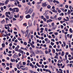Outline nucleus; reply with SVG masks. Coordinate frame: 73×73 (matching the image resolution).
<instances>
[{
  "instance_id": "obj_1",
  "label": "nucleus",
  "mask_w": 73,
  "mask_h": 73,
  "mask_svg": "<svg viewBox=\"0 0 73 73\" xmlns=\"http://www.w3.org/2000/svg\"><path fill=\"white\" fill-rule=\"evenodd\" d=\"M32 21L31 20H29L28 22V24L29 27H32Z\"/></svg>"
},
{
  "instance_id": "obj_2",
  "label": "nucleus",
  "mask_w": 73,
  "mask_h": 73,
  "mask_svg": "<svg viewBox=\"0 0 73 73\" xmlns=\"http://www.w3.org/2000/svg\"><path fill=\"white\" fill-rule=\"evenodd\" d=\"M46 2L44 3H42V6L43 7H46Z\"/></svg>"
},
{
  "instance_id": "obj_3",
  "label": "nucleus",
  "mask_w": 73,
  "mask_h": 73,
  "mask_svg": "<svg viewBox=\"0 0 73 73\" xmlns=\"http://www.w3.org/2000/svg\"><path fill=\"white\" fill-rule=\"evenodd\" d=\"M28 32H29V30H27L26 31L25 37H27L28 35Z\"/></svg>"
},
{
  "instance_id": "obj_4",
  "label": "nucleus",
  "mask_w": 73,
  "mask_h": 73,
  "mask_svg": "<svg viewBox=\"0 0 73 73\" xmlns=\"http://www.w3.org/2000/svg\"><path fill=\"white\" fill-rule=\"evenodd\" d=\"M18 52H19L20 53H22V54L24 53V51L21 50V49H19L18 50Z\"/></svg>"
},
{
  "instance_id": "obj_5",
  "label": "nucleus",
  "mask_w": 73,
  "mask_h": 73,
  "mask_svg": "<svg viewBox=\"0 0 73 73\" xmlns=\"http://www.w3.org/2000/svg\"><path fill=\"white\" fill-rule=\"evenodd\" d=\"M33 10L32 9H30L29 11V13L30 14H31V13H32V12H33Z\"/></svg>"
},
{
  "instance_id": "obj_6",
  "label": "nucleus",
  "mask_w": 73,
  "mask_h": 73,
  "mask_svg": "<svg viewBox=\"0 0 73 73\" xmlns=\"http://www.w3.org/2000/svg\"><path fill=\"white\" fill-rule=\"evenodd\" d=\"M26 19H29L31 18V15H28L26 16Z\"/></svg>"
},
{
  "instance_id": "obj_7",
  "label": "nucleus",
  "mask_w": 73,
  "mask_h": 73,
  "mask_svg": "<svg viewBox=\"0 0 73 73\" xmlns=\"http://www.w3.org/2000/svg\"><path fill=\"white\" fill-rule=\"evenodd\" d=\"M30 66H32V68H34L35 67V66H34V65H33L31 63L30 64Z\"/></svg>"
},
{
  "instance_id": "obj_8",
  "label": "nucleus",
  "mask_w": 73,
  "mask_h": 73,
  "mask_svg": "<svg viewBox=\"0 0 73 73\" xmlns=\"http://www.w3.org/2000/svg\"><path fill=\"white\" fill-rule=\"evenodd\" d=\"M30 45L33 48H35V46L33 45V44L30 43Z\"/></svg>"
},
{
  "instance_id": "obj_9",
  "label": "nucleus",
  "mask_w": 73,
  "mask_h": 73,
  "mask_svg": "<svg viewBox=\"0 0 73 73\" xmlns=\"http://www.w3.org/2000/svg\"><path fill=\"white\" fill-rule=\"evenodd\" d=\"M11 61L12 62H15V59H11Z\"/></svg>"
},
{
  "instance_id": "obj_10",
  "label": "nucleus",
  "mask_w": 73,
  "mask_h": 73,
  "mask_svg": "<svg viewBox=\"0 0 73 73\" xmlns=\"http://www.w3.org/2000/svg\"><path fill=\"white\" fill-rule=\"evenodd\" d=\"M69 32L71 33H73V30H72V29H70Z\"/></svg>"
},
{
  "instance_id": "obj_11",
  "label": "nucleus",
  "mask_w": 73,
  "mask_h": 73,
  "mask_svg": "<svg viewBox=\"0 0 73 73\" xmlns=\"http://www.w3.org/2000/svg\"><path fill=\"white\" fill-rule=\"evenodd\" d=\"M5 1H6L5 2V4H8V3L9 1V0H5Z\"/></svg>"
},
{
  "instance_id": "obj_12",
  "label": "nucleus",
  "mask_w": 73,
  "mask_h": 73,
  "mask_svg": "<svg viewBox=\"0 0 73 73\" xmlns=\"http://www.w3.org/2000/svg\"><path fill=\"white\" fill-rule=\"evenodd\" d=\"M64 54H65V53H64V51H62L61 54V56H64Z\"/></svg>"
},
{
  "instance_id": "obj_13",
  "label": "nucleus",
  "mask_w": 73,
  "mask_h": 73,
  "mask_svg": "<svg viewBox=\"0 0 73 73\" xmlns=\"http://www.w3.org/2000/svg\"><path fill=\"white\" fill-rule=\"evenodd\" d=\"M35 52L36 54H38V53L39 52V51L38 50H36L35 51Z\"/></svg>"
},
{
  "instance_id": "obj_14",
  "label": "nucleus",
  "mask_w": 73,
  "mask_h": 73,
  "mask_svg": "<svg viewBox=\"0 0 73 73\" xmlns=\"http://www.w3.org/2000/svg\"><path fill=\"white\" fill-rule=\"evenodd\" d=\"M47 7L48 9H50V8H51V6L49 5H48Z\"/></svg>"
},
{
  "instance_id": "obj_15",
  "label": "nucleus",
  "mask_w": 73,
  "mask_h": 73,
  "mask_svg": "<svg viewBox=\"0 0 73 73\" xmlns=\"http://www.w3.org/2000/svg\"><path fill=\"white\" fill-rule=\"evenodd\" d=\"M17 8H15L13 9V12H15Z\"/></svg>"
},
{
  "instance_id": "obj_16",
  "label": "nucleus",
  "mask_w": 73,
  "mask_h": 73,
  "mask_svg": "<svg viewBox=\"0 0 73 73\" xmlns=\"http://www.w3.org/2000/svg\"><path fill=\"white\" fill-rule=\"evenodd\" d=\"M5 15H6V17H8L9 15H8V12H6Z\"/></svg>"
},
{
  "instance_id": "obj_17",
  "label": "nucleus",
  "mask_w": 73,
  "mask_h": 73,
  "mask_svg": "<svg viewBox=\"0 0 73 73\" xmlns=\"http://www.w3.org/2000/svg\"><path fill=\"white\" fill-rule=\"evenodd\" d=\"M52 12H54V13H57V11H56V10H55V9H54L52 10Z\"/></svg>"
},
{
  "instance_id": "obj_18",
  "label": "nucleus",
  "mask_w": 73,
  "mask_h": 73,
  "mask_svg": "<svg viewBox=\"0 0 73 73\" xmlns=\"http://www.w3.org/2000/svg\"><path fill=\"white\" fill-rule=\"evenodd\" d=\"M54 22L52 23L51 24L52 27H54Z\"/></svg>"
},
{
  "instance_id": "obj_19",
  "label": "nucleus",
  "mask_w": 73,
  "mask_h": 73,
  "mask_svg": "<svg viewBox=\"0 0 73 73\" xmlns=\"http://www.w3.org/2000/svg\"><path fill=\"white\" fill-rule=\"evenodd\" d=\"M71 12L69 10H68V11L67 12L68 15H69V14H70V13Z\"/></svg>"
},
{
  "instance_id": "obj_20",
  "label": "nucleus",
  "mask_w": 73,
  "mask_h": 73,
  "mask_svg": "<svg viewBox=\"0 0 73 73\" xmlns=\"http://www.w3.org/2000/svg\"><path fill=\"white\" fill-rule=\"evenodd\" d=\"M15 50L16 51H17L19 50V48L17 47H16L15 48Z\"/></svg>"
},
{
  "instance_id": "obj_21",
  "label": "nucleus",
  "mask_w": 73,
  "mask_h": 73,
  "mask_svg": "<svg viewBox=\"0 0 73 73\" xmlns=\"http://www.w3.org/2000/svg\"><path fill=\"white\" fill-rule=\"evenodd\" d=\"M4 23H5V21L4 20H3L1 21V23L2 24H4Z\"/></svg>"
},
{
  "instance_id": "obj_22",
  "label": "nucleus",
  "mask_w": 73,
  "mask_h": 73,
  "mask_svg": "<svg viewBox=\"0 0 73 73\" xmlns=\"http://www.w3.org/2000/svg\"><path fill=\"white\" fill-rule=\"evenodd\" d=\"M23 44L24 45H27V43L26 42H25L23 43Z\"/></svg>"
},
{
  "instance_id": "obj_23",
  "label": "nucleus",
  "mask_w": 73,
  "mask_h": 73,
  "mask_svg": "<svg viewBox=\"0 0 73 73\" xmlns=\"http://www.w3.org/2000/svg\"><path fill=\"white\" fill-rule=\"evenodd\" d=\"M30 36H31V34L30 33H29L27 37L28 38H29V37H30Z\"/></svg>"
},
{
  "instance_id": "obj_24",
  "label": "nucleus",
  "mask_w": 73,
  "mask_h": 73,
  "mask_svg": "<svg viewBox=\"0 0 73 73\" xmlns=\"http://www.w3.org/2000/svg\"><path fill=\"white\" fill-rule=\"evenodd\" d=\"M37 8L38 9H39L40 8V6L39 5H37Z\"/></svg>"
},
{
  "instance_id": "obj_25",
  "label": "nucleus",
  "mask_w": 73,
  "mask_h": 73,
  "mask_svg": "<svg viewBox=\"0 0 73 73\" xmlns=\"http://www.w3.org/2000/svg\"><path fill=\"white\" fill-rule=\"evenodd\" d=\"M54 58H56V59H58V57L57 56L55 55L54 57Z\"/></svg>"
},
{
  "instance_id": "obj_26",
  "label": "nucleus",
  "mask_w": 73,
  "mask_h": 73,
  "mask_svg": "<svg viewBox=\"0 0 73 73\" xmlns=\"http://www.w3.org/2000/svg\"><path fill=\"white\" fill-rule=\"evenodd\" d=\"M27 4H28V5H30V6H31L32 5L31 4L30 2L29 1L27 3Z\"/></svg>"
},
{
  "instance_id": "obj_27",
  "label": "nucleus",
  "mask_w": 73,
  "mask_h": 73,
  "mask_svg": "<svg viewBox=\"0 0 73 73\" xmlns=\"http://www.w3.org/2000/svg\"><path fill=\"white\" fill-rule=\"evenodd\" d=\"M36 21H35L34 22V25H36Z\"/></svg>"
},
{
  "instance_id": "obj_28",
  "label": "nucleus",
  "mask_w": 73,
  "mask_h": 73,
  "mask_svg": "<svg viewBox=\"0 0 73 73\" xmlns=\"http://www.w3.org/2000/svg\"><path fill=\"white\" fill-rule=\"evenodd\" d=\"M7 17H9V19H12V17L11 16H9Z\"/></svg>"
},
{
  "instance_id": "obj_29",
  "label": "nucleus",
  "mask_w": 73,
  "mask_h": 73,
  "mask_svg": "<svg viewBox=\"0 0 73 73\" xmlns=\"http://www.w3.org/2000/svg\"><path fill=\"white\" fill-rule=\"evenodd\" d=\"M39 52L40 53V54H43V52H42V51L40 50L39 51Z\"/></svg>"
},
{
  "instance_id": "obj_30",
  "label": "nucleus",
  "mask_w": 73,
  "mask_h": 73,
  "mask_svg": "<svg viewBox=\"0 0 73 73\" xmlns=\"http://www.w3.org/2000/svg\"><path fill=\"white\" fill-rule=\"evenodd\" d=\"M44 16L46 17V16H47V13H45L44 14H43Z\"/></svg>"
},
{
  "instance_id": "obj_31",
  "label": "nucleus",
  "mask_w": 73,
  "mask_h": 73,
  "mask_svg": "<svg viewBox=\"0 0 73 73\" xmlns=\"http://www.w3.org/2000/svg\"><path fill=\"white\" fill-rule=\"evenodd\" d=\"M52 37H53V38H55V36H54V34H52Z\"/></svg>"
},
{
  "instance_id": "obj_32",
  "label": "nucleus",
  "mask_w": 73,
  "mask_h": 73,
  "mask_svg": "<svg viewBox=\"0 0 73 73\" xmlns=\"http://www.w3.org/2000/svg\"><path fill=\"white\" fill-rule=\"evenodd\" d=\"M19 9L17 8V9H16V12H18L19 11Z\"/></svg>"
},
{
  "instance_id": "obj_33",
  "label": "nucleus",
  "mask_w": 73,
  "mask_h": 73,
  "mask_svg": "<svg viewBox=\"0 0 73 73\" xmlns=\"http://www.w3.org/2000/svg\"><path fill=\"white\" fill-rule=\"evenodd\" d=\"M2 46L3 48H4V47H5V44H2Z\"/></svg>"
},
{
  "instance_id": "obj_34",
  "label": "nucleus",
  "mask_w": 73,
  "mask_h": 73,
  "mask_svg": "<svg viewBox=\"0 0 73 73\" xmlns=\"http://www.w3.org/2000/svg\"><path fill=\"white\" fill-rule=\"evenodd\" d=\"M2 65L3 66H5V64L4 63H2Z\"/></svg>"
},
{
  "instance_id": "obj_35",
  "label": "nucleus",
  "mask_w": 73,
  "mask_h": 73,
  "mask_svg": "<svg viewBox=\"0 0 73 73\" xmlns=\"http://www.w3.org/2000/svg\"><path fill=\"white\" fill-rule=\"evenodd\" d=\"M16 54H15L13 56V57L14 58H16Z\"/></svg>"
},
{
  "instance_id": "obj_36",
  "label": "nucleus",
  "mask_w": 73,
  "mask_h": 73,
  "mask_svg": "<svg viewBox=\"0 0 73 73\" xmlns=\"http://www.w3.org/2000/svg\"><path fill=\"white\" fill-rule=\"evenodd\" d=\"M9 9L10 11H13V9H12L11 8H10Z\"/></svg>"
},
{
  "instance_id": "obj_37",
  "label": "nucleus",
  "mask_w": 73,
  "mask_h": 73,
  "mask_svg": "<svg viewBox=\"0 0 73 73\" xmlns=\"http://www.w3.org/2000/svg\"><path fill=\"white\" fill-rule=\"evenodd\" d=\"M54 43L53 42H51V45H54Z\"/></svg>"
},
{
  "instance_id": "obj_38",
  "label": "nucleus",
  "mask_w": 73,
  "mask_h": 73,
  "mask_svg": "<svg viewBox=\"0 0 73 73\" xmlns=\"http://www.w3.org/2000/svg\"><path fill=\"white\" fill-rule=\"evenodd\" d=\"M23 65H26V63H25V62H23Z\"/></svg>"
},
{
  "instance_id": "obj_39",
  "label": "nucleus",
  "mask_w": 73,
  "mask_h": 73,
  "mask_svg": "<svg viewBox=\"0 0 73 73\" xmlns=\"http://www.w3.org/2000/svg\"><path fill=\"white\" fill-rule=\"evenodd\" d=\"M43 20L44 21H45V22H46V18H44L43 19Z\"/></svg>"
},
{
  "instance_id": "obj_40",
  "label": "nucleus",
  "mask_w": 73,
  "mask_h": 73,
  "mask_svg": "<svg viewBox=\"0 0 73 73\" xmlns=\"http://www.w3.org/2000/svg\"><path fill=\"white\" fill-rule=\"evenodd\" d=\"M51 41H52L53 42H54V41H55V40H54V39H51Z\"/></svg>"
},
{
  "instance_id": "obj_41",
  "label": "nucleus",
  "mask_w": 73,
  "mask_h": 73,
  "mask_svg": "<svg viewBox=\"0 0 73 73\" xmlns=\"http://www.w3.org/2000/svg\"><path fill=\"white\" fill-rule=\"evenodd\" d=\"M7 35H8V34H7L6 35H5L4 34H3V36H4L5 37H7Z\"/></svg>"
},
{
  "instance_id": "obj_42",
  "label": "nucleus",
  "mask_w": 73,
  "mask_h": 73,
  "mask_svg": "<svg viewBox=\"0 0 73 73\" xmlns=\"http://www.w3.org/2000/svg\"><path fill=\"white\" fill-rule=\"evenodd\" d=\"M45 53L46 54H48V50H46L45 51Z\"/></svg>"
},
{
  "instance_id": "obj_43",
  "label": "nucleus",
  "mask_w": 73,
  "mask_h": 73,
  "mask_svg": "<svg viewBox=\"0 0 73 73\" xmlns=\"http://www.w3.org/2000/svg\"><path fill=\"white\" fill-rule=\"evenodd\" d=\"M45 17L46 19H49V16L47 15Z\"/></svg>"
},
{
  "instance_id": "obj_44",
  "label": "nucleus",
  "mask_w": 73,
  "mask_h": 73,
  "mask_svg": "<svg viewBox=\"0 0 73 73\" xmlns=\"http://www.w3.org/2000/svg\"><path fill=\"white\" fill-rule=\"evenodd\" d=\"M59 70H60V71H61V73H63V72H62V70H61V69H59Z\"/></svg>"
},
{
  "instance_id": "obj_45",
  "label": "nucleus",
  "mask_w": 73,
  "mask_h": 73,
  "mask_svg": "<svg viewBox=\"0 0 73 73\" xmlns=\"http://www.w3.org/2000/svg\"><path fill=\"white\" fill-rule=\"evenodd\" d=\"M61 17H59L58 18V20H61Z\"/></svg>"
},
{
  "instance_id": "obj_46",
  "label": "nucleus",
  "mask_w": 73,
  "mask_h": 73,
  "mask_svg": "<svg viewBox=\"0 0 73 73\" xmlns=\"http://www.w3.org/2000/svg\"><path fill=\"white\" fill-rule=\"evenodd\" d=\"M26 1H25V0H22V3H25Z\"/></svg>"
},
{
  "instance_id": "obj_47",
  "label": "nucleus",
  "mask_w": 73,
  "mask_h": 73,
  "mask_svg": "<svg viewBox=\"0 0 73 73\" xmlns=\"http://www.w3.org/2000/svg\"><path fill=\"white\" fill-rule=\"evenodd\" d=\"M52 51L53 52V53H55V52H56V51H55V50L54 49H53L52 50Z\"/></svg>"
},
{
  "instance_id": "obj_48",
  "label": "nucleus",
  "mask_w": 73,
  "mask_h": 73,
  "mask_svg": "<svg viewBox=\"0 0 73 73\" xmlns=\"http://www.w3.org/2000/svg\"><path fill=\"white\" fill-rule=\"evenodd\" d=\"M6 70H9V67H7L6 68Z\"/></svg>"
},
{
  "instance_id": "obj_49",
  "label": "nucleus",
  "mask_w": 73,
  "mask_h": 73,
  "mask_svg": "<svg viewBox=\"0 0 73 73\" xmlns=\"http://www.w3.org/2000/svg\"><path fill=\"white\" fill-rule=\"evenodd\" d=\"M55 54H56V56H58V54L57 52H56Z\"/></svg>"
},
{
  "instance_id": "obj_50",
  "label": "nucleus",
  "mask_w": 73,
  "mask_h": 73,
  "mask_svg": "<svg viewBox=\"0 0 73 73\" xmlns=\"http://www.w3.org/2000/svg\"><path fill=\"white\" fill-rule=\"evenodd\" d=\"M1 9L2 11H3V7H1Z\"/></svg>"
},
{
  "instance_id": "obj_51",
  "label": "nucleus",
  "mask_w": 73,
  "mask_h": 73,
  "mask_svg": "<svg viewBox=\"0 0 73 73\" xmlns=\"http://www.w3.org/2000/svg\"><path fill=\"white\" fill-rule=\"evenodd\" d=\"M15 34V35H16V34H17V32H15L14 31L13 32Z\"/></svg>"
},
{
  "instance_id": "obj_52",
  "label": "nucleus",
  "mask_w": 73,
  "mask_h": 73,
  "mask_svg": "<svg viewBox=\"0 0 73 73\" xmlns=\"http://www.w3.org/2000/svg\"><path fill=\"white\" fill-rule=\"evenodd\" d=\"M40 30H41V31H44V29L43 28H42L40 29Z\"/></svg>"
},
{
  "instance_id": "obj_53",
  "label": "nucleus",
  "mask_w": 73,
  "mask_h": 73,
  "mask_svg": "<svg viewBox=\"0 0 73 73\" xmlns=\"http://www.w3.org/2000/svg\"><path fill=\"white\" fill-rule=\"evenodd\" d=\"M23 25H24L25 27H27V23H24L23 24Z\"/></svg>"
},
{
  "instance_id": "obj_54",
  "label": "nucleus",
  "mask_w": 73,
  "mask_h": 73,
  "mask_svg": "<svg viewBox=\"0 0 73 73\" xmlns=\"http://www.w3.org/2000/svg\"><path fill=\"white\" fill-rule=\"evenodd\" d=\"M20 67L21 68H25V66H20Z\"/></svg>"
},
{
  "instance_id": "obj_55",
  "label": "nucleus",
  "mask_w": 73,
  "mask_h": 73,
  "mask_svg": "<svg viewBox=\"0 0 73 73\" xmlns=\"http://www.w3.org/2000/svg\"><path fill=\"white\" fill-rule=\"evenodd\" d=\"M44 40L46 42L48 41V38H45L44 39Z\"/></svg>"
},
{
  "instance_id": "obj_56",
  "label": "nucleus",
  "mask_w": 73,
  "mask_h": 73,
  "mask_svg": "<svg viewBox=\"0 0 73 73\" xmlns=\"http://www.w3.org/2000/svg\"><path fill=\"white\" fill-rule=\"evenodd\" d=\"M41 19H44V16H41Z\"/></svg>"
},
{
  "instance_id": "obj_57",
  "label": "nucleus",
  "mask_w": 73,
  "mask_h": 73,
  "mask_svg": "<svg viewBox=\"0 0 73 73\" xmlns=\"http://www.w3.org/2000/svg\"><path fill=\"white\" fill-rule=\"evenodd\" d=\"M72 34H71L70 36V38H71L72 37Z\"/></svg>"
},
{
  "instance_id": "obj_58",
  "label": "nucleus",
  "mask_w": 73,
  "mask_h": 73,
  "mask_svg": "<svg viewBox=\"0 0 73 73\" xmlns=\"http://www.w3.org/2000/svg\"><path fill=\"white\" fill-rule=\"evenodd\" d=\"M53 32H50L49 34H50V35H52V34H53Z\"/></svg>"
},
{
  "instance_id": "obj_59",
  "label": "nucleus",
  "mask_w": 73,
  "mask_h": 73,
  "mask_svg": "<svg viewBox=\"0 0 73 73\" xmlns=\"http://www.w3.org/2000/svg\"><path fill=\"white\" fill-rule=\"evenodd\" d=\"M21 32L23 34H25V31H22Z\"/></svg>"
},
{
  "instance_id": "obj_60",
  "label": "nucleus",
  "mask_w": 73,
  "mask_h": 73,
  "mask_svg": "<svg viewBox=\"0 0 73 73\" xmlns=\"http://www.w3.org/2000/svg\"><path fill=\"white\" fill-rule=\"evenodd\" d=\"M41 66H42V68H44V65L42 64L41 65Z\"/></svg>"
},
{
  "instance_id": "obj_61",
  "label": "nucleus",
  "mask_w": 73,
  "mask_h": 73,
  "mask_svg": "<svg viewBox=\"0 0 73 73\" xmlns=\"http://www.w3.org/2000/svg\"><path fill=\"white\" fill-rule=\"evenodd\" d=\"M29 13V12L27 11H26L25 13V14H28Z\"/></svg>"
},
{
  "instance_id": "obj_62",
  "label": "nucleus",
  "mask_w": 73,
  "mask_h": 73,
  "mask_svg": "<svg viewBox=\"0 0 73 73\" xmlns=\"http://www.w3.org/2000/svg\"><path fill=\"white\" fill-rule=\"evenodd\" d=\"M43 64H44V65H46V62H44L43 63Z\"/></svg>"
},
{
  "instance_id": "obj_63",
  "label": "nucleus",
  "mask_w": 73,
  "mask_h": 73,
  "mask_svg": "<svg viewBox=\"0 0 73 73\" xmlns=\"http://www.w3.org/2000/svg\"><path fill=\"white\" fill-rule=\"evenodd\" d=\"M54 35H58V33H54Z\"/></svg>"
},
{
  "instance_id": "obj_64",
  "label": "nucleus",
  "mask_w": 73,
  "mask_h": 73,
  "mask_svg": "<svg viewBox=\"0 0 73 73\" xmlns=\"http://www.w3.org/2000/svg\"><path fill=\"white\" fill-rule=\"evenodd\" d=\"M70 49L71 51H73V48H70Z\"/></svg>"
}]
</instances>
